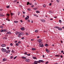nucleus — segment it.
Here are the masks:
<instances>
[{"mask_svg":"<svg viewBox=\"0 0 64 64\" xmlns=\"http://www.w3.org/2000/svg\"><path fill=\"white\" fill-rule=\"evenodd\" d=\"M40 62L43 63L44 62V61L42 60H39V62L35 61L34 62V63L33 64H37V63H40Z\"/></svg>","mask_w":64,"mask_h":64,"instance_id":"f257e3e1","label":"nucleus"},{"mask_svg":"<svg viewBox=\"0 0 64 64\" xmlns=\"http://www.w3.org/2000/svg\"><path fill=\"white\" fill-rule=\"evenodd\" d=\"M2 50L3 52H6L7 51V50L3 48H2Z\"/></svg>","mask_w":64,"mask_h":64,"instance_id":"f03ea898","label":"nucleus"},{"mask_svg":"<svg viewBox=\"0 0 64 64\" xmlns=\"http://www.w3.org/2000/svg\"><path fill=\"white\" fill-rule=\"evenodd\" d=\"M19 34H20V35H23V32H19Z\"/></svg>","mask_w":64,"mask_h":64,"instance_id":"7ed1b4c3","label":"nucleus"},{"mask_svg":"<svg viewBox=\"0 0 64 64\" xmlns=\"http://www.w3.org/2000/svg\"><path fill=\"white\" fill-rule=\"evenodd\" d=\"M29 16H28L26 17L25 18V20H28V19H29Z\"/></svg>","mask_w":64,"mask_h":64,"instance_id":"20e7f679","label":"nucleus"},{"mask_svg":"<svg viewBox=\"0 0 64 64\" xmlns=\"http://www.w3.org/2000/svg\"><path fill=\"white\" fill-rule=\"evenodd\" d=\"M6 46V45L4 44H3L1 45V46L2 47H5Z\"/></svg>","mask_w":64,"mask_h":64,"instance_id":"39448f33","label":"nucleus"},{"mask_svg":"<svg viewBox=\"0 0 64 64\" xmlns=\"http://www.w3.org/2000/svg\"><path fill=\"white\" fill-rule=\"evenodd\" d=\"M26 62H30V60H28V59H26Z\"/></svg>","mask_w":64,"mask_h":64,"instance_id":"423d86ee","label":"nucleus"},{"mask_svg":"<svg viewBox=\"0 0 64 64\" xmlns=\"http://www.w3.org/2000/svg\"><path fill=\"white\" fill-rule=\"evenodd\" d=\"M42 22H45V20H40Z\"/></svg>","mask_w":64,"mask_h":64,"instance_id":"0eeeda50","label":"nucleus"},{"mask_svg":"<svg viewBox=\"0 0 64 64\" xmlns=\"http://www.w3.org/2000/svg\"><path fill=\"white\" fill-rule=\"evenodd\" d=\"M11 33L10 32H7V34H11Z\"/></svg>","mask_w":64,"mask_h":64,"instance_id":"6e6552de","label":"nucleus"},{"mask_svg":"<svg viewBox=\"0 0 64 64\" xmlns=\"http://www.w3.org/2000/svg\"><path fill=\"white\" fill-rule=\"evenodd\" d=\"M10 52V50H8L6 52V53H9Z\"/></svg>","mask_w":64,"mask_h":64,"instance_id":"1a4fd4ad","label":"nucleus"},{"mask_svg":"<svg viewBox=\"0 0 64 64\" xmlns=\"http://www.w3.org/2000/svg\"><path fill=\"white\" fill-rule=\"evenodd\" d=\"M19 32H16V35H17V34H19Z\"/></svg>","mask_w":64,"mask_h":64,"instance_id":"9d476101","label":"nucleus"},{"mask_svg":"<svg viewBox=\"0 0 64 64\" xmlns=\"http://www.w3.org/2000/svg\"><path fill=\"white\" fill-rule=\"evenodd\" d=\"M2 16H5V15H3V14H0V17H2Z\"/></svg>","mask_w":64,"mask_h":64,"instance_id":"9b49d317","label":"nucleus"},{"mask_svg":"<svg viewBox=\"0 0 64 64\" xmlns=\"http://www.w3.org/2000/svg\"><path fill=\"white\" fill-rule=\"evenodd\" d=\"M58 30H62V28H58Z\"/></svg>","mask_w":64,"mask_h":64,"instance_id":"f8f14e48","label":"nucleus"},{"mask_svg":"<svg viewBox=\"0 0 64 64\" xmlns=\"http://www.w3.org/2000/svg\"><path fill=\"white\" fill-rule=\"evenodd\" d=\"M21 30H24V28H20Z\"/></svg>","mask_w":64,"mask_h":64,"instance_id":"ddd939ff","label":"nucleus"},{"mask_svg":"<svg viewBox=\"0 0 64 64\" xmlns=\"http://www.w3.org/2000/svg\"><path fill=\"white\" fill-rule=\"evenodd\" d=\"M58 28H59V27L58 26H55L54 28H56V29H58Z\"/></svg>","mask_w":64,"mask_h":64,"instance_id":"4468645a","label":"nucleus"},{"mask_svg":"<svg viewBox=\"0 0 64 64\" xmlns=\"http://www.w3.org/2000/svg\"><path fill=\"white\" fill-rule=\"evenodd\" d=\"M45 46H46V47H48V44H45Z\"/></svg>","mask_w":64,"mask_h":64,"instance_id":"2eb2a0df","label":"nucleus"},{"mask_svg":"<svg viewBox=\"0 0 64 64\" xmlns=\"http://www.w3.org/2000/svg\"><path fill=\"white\" fill-rule=\"evenodd\" d=\"M22 59H25L26 58L24 57H22Z\"/></svg>","mask_w":64,"mask_h":64,"instance_id":"dca6fc26","label":"nucleus"},{"mask_svg":"<svg viewBox=\"0 0 64 64\" xmlns=\"http://www.w3.org/2000/svg\"><path fill=\"white\" fill-rule=\"evenodd\" d=\"M14 14L13 13L11 12L10 13V15H14Z\"/></svg>","mask_w":64,"mask_h":64,"instance_id":"f3484780","label":"nucleus"},{"mask_svg":"<svg viewBox=\"0 0 64 64\" xmlns=\"http://www.w3.org/2000/svg\"><path fill=\"white\" fill-rule=\"evenodd\" d=\"M42 41V40L40 39V40H38V42H41Z\"/></svg>","mask_w":64,"mask_h":64,"instance_id":"a211bd4d","label":"nucleus"},{"mask_svg":"<svg viewBox=\"0 0 64 64\" xmlns=\"http://www.w3.org/2000/svg\"><path fill=\"white\" fill-rule=\"evenodd\" d=\"M6 60V58H4L3 60V61H5Z\"/></svg>","mask_w":64,"mask_h":64,"instance_id":"6ab92c4d","label":"nucleus"},{"mask_svg":"<svg viewBox=\"0 0 64 64\" xmlns=\"http://www.w3.org/2000/svg\"><path fill=\"white\" fill-rule=\"evenodd\" d=\"M32 50H36V49L34 48H32Z\"/></svg>","mask_w":64,"mask_h":64,"instance_id":"aec40b11","label":"nucleus"},{"mask_svg":"<svg viewBox=\"0 0 64 64\" xmlns=\"http://www.w3.org/2000/svg\"><path fill=\"white\" fill-rule=\"evenodd\" d=\"M33 58L34 59H37V58H36L35 57H33Z\"/></svg>","mask_w":64,"mask_h":64,"instance_id":"412c9836","label":"nucleus"},{"mask_svg":"<svg viewBox=\"0 0 64 64\" xmlns=\"http://www.w3.org/2000/svg\"><path fill=\"white\" fill-rule=\"evenodd\" d=\"M20 34H19V35H18V37H21V36Z\"/></svg>","mask_w":64,"mask_h":64,"instance_id":"4be33fe9","label":"nucleus"},{"mask_svg":"<svg viewBox=\"0 0 64 64\" xmlns=\"http://www.w3.org/2000/svg\"><path fill=\"white\" fill-rule=\"evenodd\" d=\"M39 45H40V47H43V46H42L41 44H40Z\"/></svg>","mask_w":64,"mask_h":64,"instance_id":"5701e85b","label":"nucleus"},{"mask_svg":"<svg viewBox=\"0 0 64 64\" xmlns=\"http://www.w3.org/2000/svg\"><path fill=\"white\" fill-rule=\"evenodd\" d=\"M56 57H59V56H60V55H56L55 56Z\"/></svg>","mask_w":64,"mask_h":64,"instance_id":"b1692460","label":"nucleus"},{"mask_svg":"<svg viewBox=\"0 0 64 64\" xmlns=\"http://www.w3.org/2000/svg\"><path fill=\"white\" fill-rule=\"evenodd\" d=\"M29 3H30L29 2H27V5H28L29 4Z\"/></svg>","mask_w":64,"mask_h":64,"instance_id":"393cba45","label":"nucleus"},{"mask_svg":"<svg viewBox=\"0 0 64 64\" xmlns=\"http://www.w3.org/2000/svg\"><path fill=\"white\" fill-rule=\"evenodd\" d=\"M14 23H18V22L17 21H14Z\"/></svg>","mask_w":64,"mask_h":64,"instance_id":"a878e982","label":"nucleus"},{"mask_svg":"<svg viewBox=\"0 0 64 64\" xmlns=\"http://www.w3.org/2000/svg\"><path fill=\"white\" fill-rule=\"evenodd\" d=\"M36 12L38 13H40V12H39V11H36Z\"/></svg>","mask_w":64,"mask_h":64,"instance_id":"bb28decb","label":"nucleus"},{"mask_svg":"<svg viewBox=\"0 0 64 64\" xmlns=\"http://www.w3.org/2000/svg\"><path fill=\"white\" fill-rule=\"evenodd\" d=\"M10 7V6H6V8H9Z\"/></svg>","mask_w":64,"mask_h":64,"instance_id":"cd10ccee","label":"nucleus"},{"mask_svg":"<svg viewBox=\"0 0 64 64\" xmlns=\"http://www.w3.org/2000/svg\"><path fill=\"white\" fill-rule=\"evenodd\" d=\"M0 32H3V30H0Z\"/></svg>","mask_w":64,"mask_h":64,"instance_id":"c85d7f7f","label":"nucleus"},{"mask_svg":"<svg viewBox=\"0 0 64 64\" xmlns=\"http://www.w3.org/2000/svg\"><path fill=\"white\" fill-rule=\"evenodd\" d=\"M49 12L50 13H52V11H49Z\"/></svg>","mask_w":64,"mask_h":64,"instance_id":"c756f323","label":"nucleus"},{"mask_svg":"<svg viewBox=\"0 0 64 64\" xmlns=\"http://www.w3.org/2000/svg\"><path fill=\"white\" fill-rule=\"evenodd\" d=\"M3 32H6V30L4 29V30H3Z\"/></svg>","mask_w":64,"mask_h":64,"instance_id":"7c9ffc66","label":"nucleus"},{"mask_svg":"<svg viewBox=\"0 0 64 64\" xmlns=\"http://www.w3.org/2000/svg\"><path fill=\"white\" fill-rule=\"evenodd\" d=\"M59 22L60 23H61L62 22V21H61V20H59Z\"/></svg>","mask_w":64,"mask_h":64,"instance_id":"2f4dec72","label":"nucleus"},{"mask_svg":"<svg viewBox=\"0 0 64 64\" xmlns=\"http://www.w3.org/2000/svg\"><path fill=\"white\" fill-rule=\"evenodd\" d=\"M34 10H37V8H34Z\"/></svg>","mask_w":64,"mask_h":64,"instance_id":"473e14b6","label":"nucleus"},{"mask_svg":"<svg viewBox=\"0 0 64 64\" xmlns=\"http://www.w3.org/2000/svg\"><path fill=\"white\" fill-rule=\"evenodd\" d=\"M0 28H2V29L3 28V26H0Z\"/></svg>","mask_w":64,"mask_h":64,"instance_id":"72a5a7b5","label":"nucleus"},{"mask_svg":"<svg viewBox=\"0 0 64 64\" xmlns=\"http://www.w3.org/2000/svg\"><path fill=\"white\" fill-rule=\"evenodd\" d=\"M20 14V12H18V15H19Z\"/></svg>","mask_w":64,"mask_h":64,"instance_id":"f704fd0d","label":"nucleus"},{"mask_svg":"<svg viewBox=\"0 0 64 64\" xmlns=\"http://www.w3.org/2000/svg\"><path fill=\"white\" fill-rule=\"evenodd\" d=\"M12 53H14V50H12Z\"/></svg>","mask_w":64,"mask_h":64,"instance_id":"c9c22d12","label":"nucleus"},{"mask_svg":"<svg viewBox=\"0 0 64 64\" xmlns=\"http://www.w3.org/2000/svg\"><path fill=\"white\" fill-rule=\"evenodd\" d=\"M47 53H49V50H48L47 51Z\"/></svg>","mask_w":64,"mask_h":64,"instance_id":"e433bc0d","label":"nucleus"},{"mask_svg":"<svg viewBox=\"0 0 64 64\" xmlns=\"http://www.w3.org/2000/svg\"><path fill=\"white\" fill-rule=\"evenodd\" d=\"M38 32V30H36L35 31V32Z\"/></svg>","mask_w":64,"mask_h":64,"instance_id":"4c0bfd02","label":"nucleus"},{"mask_svg":"<svg viewBox=\"0 0 64 64\" xmlns=\"http://www.w3.org/2000/svg\"><path fill=\"white\" fill-rule=\"evenodd\" d=\"M6 15H7V16H10V14H7Z\"/></svg>","mask_w":64,"mask_h":64,"instance_id":"58836bf2","label":"nucleus"},{"mask_svg":"<svg viewBox=\"0 0 64 64\" xmlns=\"http://www.w3.org/2000/svg\"><path fill=\"white\" fill-rule=\"evenodd\" d=\"M16 58H17V56H16L14 57V59H16Z\"/></svg>","mask_w":64,"mask_h":64,"instance_id":"ea45409f","label":"nucleus"},{"mask_svg":"<svg viewBox=\"0 0 64 64\" xmlns=\"http://www.w3.org/2000/svg\"><path fill=\"white\" fill-rule=\"evenodd\" d=\"M16 1H17V0H14V2H16Z\"/></svg>","mask_w":64,"mask_h":64,"instance_id":"a19ab883","label":"nucleus"},{"mask_svg":"<svg viewBox=\"0 0 64 64\" xmlns=\"http://www.w3.org/2000/svg\"><path fill=\"white\" fill-rule=\"evenodd\" d=\"M10 45H11V46H12L13 45V44H12V43H11L10 44Z\"/></svg>","mask_w":64,"mask_h":64,"instance_id":"79ce46f5","label":"nucleus"},{"mask_svg":"<svg viewBox=\"0 0 64 64\" xmlns=\"http://www.w3.org/2000/svg\"><path fill=\"white\" fill-rule=\"evenodd\" d=\"M39 44H42V42H39Z\"/></svg>","mask_w":64,"mask_h":64,"instance_id":"37998d69","label":"nucleus"},{"mask_svg":"<svg viewBox=\"0 0 64 64\" xmlns=\"http://www.w3.org/2000/svg\"><path fill=\"white\" fill-rule=\"evenodd\" d=\"M27 52H25V53H24V54H25V55H27Z\"/></svg>","mask_w":64,"mask_h":64,"instance_id":"c03bdc74","label":"nucleus"},{"mask_svg":"<svg viewBox=\"0 0 64 64\" xmlns=\"http://www.w3.org/2000/svg\"><path fill=\"white\" fill-rule=\"evenodd\" d=\"M16 46H18V44L16 43Z\"/></svg>","mask_w":64,"mask_h":64,"instance_id":"a18cd8bd","label":"nucleus"},{"mask_svg":"<svg viewBox=\"0 0 64 64\" xmlns=\"http://www.w3.org/2000/svg\"><path fill=\"white\" fill-rule=\"evenodd\" d=\"M45 6H46V5H45V4H44L43 6L44 7H45Z\"/></svg>","mask_w":64,"mask_h":64,"instance_id":"49530a36","label":"nucleus"},{"mask_svg":"<svg viewBox=\"0 0 64 64\" xmlns=\"http://www.w3.org/2000/svg\"><path fill=\"white\" fill-rule=\"evenodd\" d=\"M28 56H30V54H27Z\"/></svg>","mask_w":64,"mask_h":64,"instance_id":"de8ad7c7","label":"nucleus"},{"mask_svg":"<svg viewBox=\"0 0 64 64\" xmlns=\"http://www.w3.org/2000/svg\"><path fill=\"white\" fill-rule=\"evenodd\" d=\"M28 11H30L31 10V9H28Z\"/></svg>","mask_w":64,"mask_h":64,"instance_id":"09e8293b","label":"nucleus"},{"mask_svg":"<svg viewBox=\"0 0 64 64\" xmlns=\"http://www.w3.org/2000/svg\"><path fill=\"white\" fill-rule=\"evenodd\" d=\"M48 62H47L46 63V64H48Z\"/></svg>","mask_w":64,"mask_h":64,"instance_id":"8fccbe9b","label":"nucleus"},{"mask_svg":"<svg viewBox=\"0 0 64 64\" xmlns=\"http://www.w3.org/2000/svg\"><path fill=\"white\" fill-rule=\"evenodd\" d=\"M52 5V4L51 3H50L49 4L50 6H51Z\"/></svg>","mask_w":64,"mask_h":64,"instance_id":"3c124183","label":"nucleus"},{"mask_svg":"<svg viewBox=\"0 0 64 64\" xmlns=\"http://www.w3.org/2000/svg\"><path fill=\"white\" fill-rule=\"evenodd\" d=\"M28 22H30V20H28Z\"/></svg>","mask_w":64,"mask_h":64,"instance_id":"603ef678","label":"nucleus"},{"mask_svg":"<svg viewBox=\"0 0 64 64\" xmlns=\"http://www.w3.org/2000/svg\"><path fill=\"white\" fill-rule=\"evenodd\" d=\"M29 5H32V3H29Z\"/></svg>","mask_w":64,"mask_h":64,"instance_id":"864d4df0","label":"nucleus"},{"mask_svg":"<svg viewBox=\"0 0 64 64\" xmlns=\"http://www.w3.org/2000/svg\"><path fill=\"white\" fill-rule=\"evenodd\" d=\"M56 2H58V3H59V1L58 0H56Z\"/></svg>","mask_w":64,"mask_h":64,"instance_id":"5fc2aeb1","label":"nucleus"},{"mask_svg":"<svg viewBox=\"0 0 64 64\" xmlns=\"http://www.w3.org/2000/svg\"><path fill=\"white\" fill-rule=\"evenodd\" d=\"M18 43H21V42L20 41L18 42Z\"/></svg>","mask_w":64,"mask_h":64,"instance_id":"6e6d98bb","label":"nucleus"},{"mask_svg":"<svg viewBox=\"0 0 64 64\" xmlns=\"http://www.w3.org/2000/svg\"><path fill=\"white\" fill-rule=\"evenodd\" d=\"M26 35H28V33H26Z\"/></svg>","mask_w":64,"mask_h":64,"instance_id":"4d7b16f0","label":"nucleus"},{"mask_svg":"<svg viewBox=\"0 0 64 64\" xmlns=\"http://www.w3.org/2000/svg\"><path fill=\"white\" fill-rule=\"evenodd\" d=\"M12 58H13V56H11V57H10V58H11V59H12Z\"/></svg>","mask_w":64,"mask_h":64,"instance_id":"13d9d810","label":"nucleus"},{"mask_svg":"<svg viewBox=\"0 0 64 64\" xmlns=\"http://www.w3.org/2000/svg\"><path fill=\"white\" fill-rule=\"evenodd\" d=\"M24 38L23 37H22V39H24Z\"/></svg>","mask_w":64,"mask_h":64,"instance_id":"bf43d9fd","label":"nucleus"},{"mask_svg":"<svg viewBox=\"0 0 64 64\" xmlns=\"http://www.w3.org/2000/svg\"><path fill=\"white\" fill-rule=\"evenodd\" d=\"M34 5H32V6L31 7H32H32H34Z\"/></svg>","mask_w":64,"mask_h":64,"instance_id":"052dcab7","label":"nucleus"},{"mask_svg":"<svg viewBox=\"0 0 64 64\" xmlns=\"http://www.w3.org/2000/svg\"><path fill=\"white\" fill-rule=\"evenodd\" d=\"M20 22H23V21H22V20H20Z\"/></svg>","mask_w":64,"mask_h":64,"instance_id":"680f3d73","label":"nucleus"},{"mask_svg":"<svg viewBox=\"0 0 64 64\" xmlns=\"http://www.w3.org/2000/svg\"><path fill=\"white\" fill-rule=\"evenodd\" d=\"M23 14H25V12H23Z\"/></svg>","mask_w":64,"mask_h":64,"instance_id":"e2e57ef3","label":"nucleus"},{"mask_svg":"<svg viewBox=\"0 0 64 64\" xmlns=\"http://www.w3.org/2000/svg\"><path fill=\"white\" fill-rule=\"evenodd\" d=\"M34 40V39H32L31 40V41H33Z\"/></svg>","mask_w":64,"mask_h":64,"instance_id":"0e129e2a","label":"nucleus"},{"mask_svg":"<svg viewBox=\"0 0 64 64\" xmlns=\"http://www.w3.org/2000/svg\"><path fill=\"white\" fill-rule=\"evenodd\" d=\"M7 49H9V47H7Z\"/></svg>","mask_w":64,"mask_h":64,"instance_id":"69168bd1","label":"nucleus"},{"mask_svg":"<svg viewBox=\"0 0 64 64\" xmlns=\"http://www.w3.org/2000/svg\"><path fill=\"white\" fill-rule=\"evenodd\" d=\"M61 52L62 53H63V50L62 51H61Z\"/></svg>","mask_w":64,"mask_h":64,"instance_id":"338daca9","label":"nucleus"},{"mask_svg":"<svg viewBox=\"0 0 64 64\" xmlns=\"http://www.w3.org/2000/svg\"><path fill=\"white\" fill-rule=\"evenodd\" d=\"M3 39H5V37H4L3 38Z\"/></svg>","mask_w":64,"mask_h":64,"instance_id":"774afa93","label":"nucleus"}]
</instances>
